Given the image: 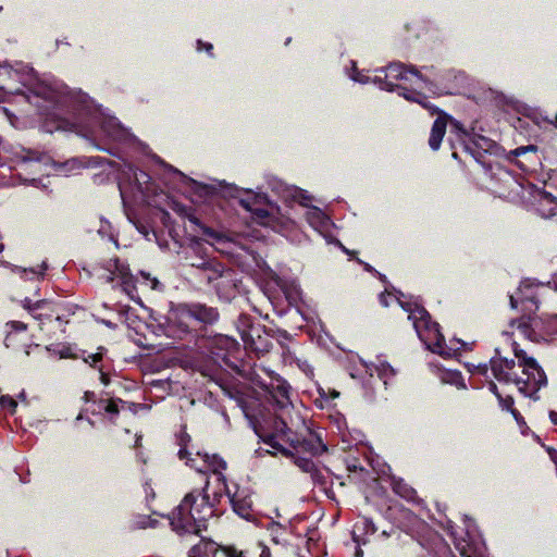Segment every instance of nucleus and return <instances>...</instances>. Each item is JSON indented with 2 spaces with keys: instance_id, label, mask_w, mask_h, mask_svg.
Masks as SVG:
<instances>
[{
  "instance_id": "c85d7f7f",
  "label": "nucleus",
  "mask_w": 557,
  "mask_h": 557,
  "mask_svg": "<svg viewBox=\"0 0 557 557\" xmlns=\"http://www.w3.org/2000/svg\"><path fill=\"white\" fill-rule=\"evenodd\" d=\"M404 97L408 100L416 101L425 108H429L425 102V97L421 96L420 94L404 92Z\"/></svg>"
},
{
  "instance_id": "a18cd8bd",
  "label": "nucleus",
  "mask_w": 557,
  "mask_h": 557,
  "mask_svg": "<svg viewBox=\"0 0 557 557\" xmlns=\"http://www.w3.org/2000/svg\"><path fill=\"white\" fill-rule=\"evenodd\" d=\"M257 214H258V216H260V218L265 216V213H264V211H262V210H258V211H257Z\"/></svg>"
},
{
  "instance_id": "8fccbe9b",
  "label": "nucleus",
  "mask_w": 557,
  "mask_h": 557,
  "mask_svg": "<svg viewBox=\"0 0 557 557\" xmlns=\"http://www.w3.org/2000/svg\"><path fill=\"white\" fill-rule=\"evenodd\" d=\"M194 461H195L194 459H190V462H191V463H190V466H191V467H196V468H197V466H196V465H194Z\"/></svg>"
},
{
  "instance_id": "6e6552de",
  "label": "nucleus",
  "mask_w": 557,
  "mask_h": 557,
  "mask_svg": "<svg viewBox=\"0 0 557 557\" xmlns=\"http://www.w3.org/2000/svg\"><path fill=\"white\" fill-rule=\"evenodd\" d=\"M107 270L110 272L108 281L112 282L115 277L121 278L123 289L132 297L135 288L133 283V276L126 265L120 263L117 259H111L107 263Z\"/></svg>"
},
{
  "instance_id": "20e7f679",
  "label": "nucleus",
  "mask_w": 557,
  "mask_h": 557,
  "mask_svg": "<svg viewBox=\"0 0 557 557\" xmlns=\"http://www.w3.org/2000/svg\"><path fill=\"white\" fill-rule=\"evenodd\" d=\"M395 299L401 308L409 313L408 319L412 321L419 338L430 350L445 358H449L454 355L453 349L445 346L438 324L431 321V317L424 308L417 304L404 302L399 298Z\"/></svg>"
},
{
  "instance_id": "603ef678",
  "label": "nucleus",
  "mask_w": 557,
  "mask_h": 557,
  "mask_svg": "<svg viewBox=\"0 0 557 557\" xmlns=\"http://www.w3.org/2000/svg\"><path fill=\"white\" fill-rule=\"evenodd\" d=\"M555 284H556V286H557V274H556V280H555Z\"/></svg>"
},
{
  "instance_id": "473e14b6",
  "label": "nucleus",
  "mask_w": 557,
  "mask_h": 557,
  "mask_svg": "<svg viewBox=\"0 0 557 557\" xmlns=\"http://www.w3.org/2000/svg\"><path fill=\"white\" fill-rule=\"evenodd\" d=\"M102 356L103 348H99L96 354L89 355L87 358H85V361L94 366L102 359Z\"/></svg>"
},
{
  "instance_id": "72a5a7b5",
  "label": "nucleus",
  "mask_w": 557,
  "mask_h": 557,
  "mask_svg": "<svg viewBox=\"0 0 557 557\" xmlns=\"http://www.w3.org/2000/svg\"><path fill=\"white\" fill-rule=\"evenodd\" d=\"M0 406L9 407L12 410H14L15 407H16V401L13 398L9 397V396H1L0 397Z\"/></svg>"
},
{
  "instance_id": "7c9ffc66",
  "label": "nucleus",
  "mask_w": 557,
  "mask_h": 557,
  "mask_svg": "<svg viewBox=\"0 0 557 557\" xmlns=\"http://www.w3.org/2000/svg\"><path fill=\"white\" fill-rule=\"evenodd\" d=\"M350 78L355 82H358V83H361V84H366V83H369L370 79L368 76H366L364 74L362 73H359L357 71V69L354 66V72L352 74H350Z\"/></svg>"
},
{
  "instance_id": "f03ea898",
  "label": "nucleus",
  "mask_w": 557,
  "mask_h": 557,
  "mask_svg": "<svg viewBox=\"0 0 557 557\" xmlns=\"http://www.w3.org/2000/svg\"><path fill=\"white\" fill-rule=\"evenodd\" d=\"M518 363L515 360L495 357L491 360V369L499 382L513 383L518 389L529 396L536 393L546 384V376L533 358L525 357L522 351L515 349Z\"/></svg>"
},
{
  "instance_id": "f8f14e48",
  "label": "nucleus",
  "mask_w": 557,
  "mask_h": 557,
  "mask_svg": "<svg viewBox=\"0 0 557 557\" xmlns=\"http://www.w3.org/2000/svg\"><path fill=\"white\" fill-rule=\"evenodd\" d=\"M104 135L114 141H125L131 135L115 117H107L101 124Z\"/></svg>"
},
{
  "instance_id": "412c9836",
  "label": "nucleus",
  "mask_w": 557,
  "mask_h": 557,
  "mask_svg": "<svg viewBox=\"0 0 557 557\" xmlns=\"http://www.w3.org/2000/svg\"><path fill=\"white\" fill-rule=\"evenodd\" d=\"M534 294H533V285L529 282H523L521 286L519 287V290L517 295L510 296V305L512 308H517L518 302H524L527 300L533 301Z\"/></svg>"
},
{
  "instance_id": "ddd939ff",
  "label": "nucleus",
  "mask_w": 557,
  "mask_h": 557,
  "mask_svg": "<svg viewBox=\"0 0 557 557\" xmlns=\"http://www.w3.org/2000/svg\"><path fill=\"white\" fill-rule=\"evenodd\" d=\"M183 314L203 323H212L219 315L215 309L199 304L188 307L183 311Z\"/></svg>"
},
{
  "instance_id": "37998d69",
  "label": "nucleus",
  "mask_w": 557,
  "mask_h": 557,
  "mask_svg": "<svg viewBox=\"0 0 557 557\" xmlns=\"http://www.w3.org/2000/svg\"><path fill=\"white\" fill-rule=\"evenodd\" d=\"M84 397L88 401L89 399H91L94 397V393L86 392Z\"/></svg>"
},
{
  "instance_id": "bb28decb",
  "label": "nucleus",
  "mask_w": 557,
  "mask_h": 557,
  "mask_svg": "<svg viewBox=\"0 0 557 557\" xmlns=\"http://www.w3.org/2000/svg\"><path fill=\"white\" fill-rule=\"evenodd\" d=\"M140 276L144 280V284L148 285L151 289H157L159 281L156 277H150L149 273L140 272Z\"/></svg>"
},
{
  "instance_id": "393cba45",
  "label": "nucleus",
  "mask_w": 557,
  "mask_h": 557,
  "mask_svg": "<svg viewBox=\"0 0 557 557\" xmlns=\"http://www.w3.org/2000/svg\"><path fill=\"white\" fill-rule=\"evenodd\" d=\"M215 342L216 345L224 347L226 350H232L237 346L236 341L227 336H220Z\"/></svg>"
},
{
  "instance_id": "49530a36",
  "label": "nucleus",
  "mask_w": 557,
  "mask_h": 557,
  "mask_svg": "<svg viewBox=\"0 0 557 557\" xmlns=\"http://www.w3.org/2000/svg\"><path fill=\"white\" fill-rule=\"evenodd\" d=\"M338 395H339V393H338V392H336V391H332V393H331V396H332L333 398L338 397Z\"/></svg>"
},
{
  "instance_id": "09e8293b",
  "label": "nucleus",
  "mask_w": 557,
  "mask_h": 557,
  "mask_svg": "<svg viewBox=\"0 0 557 557\" xmlns=\"http://www.w3.org/2000/svg\"><path fill=\"white\" fill-rule=\"evenodd\" d=\"M356 557H362V552L361 550H357L356 552Z\"/></svg>"
},
{
  "instance_id": "ea45409f",
  "label": "nucleus",
  "mask_w": 557,
  "mask_h": 557,
  "mask_svg": "<svg viewBox=\"0 0 557 557\" xmlns=\"http://www.w3.org/2000/svg\"><path fill=\"white\" fill-rule=\"evenodd\" d=\"M100 381L103 385H109V383H110V379H109L108 374H106L103 372H100Z\"/></svg>"
},
{
  "instance_id": "aec40b11",
  "label": "nucleus",
  "mask_w": 557,
  "mask_h": 557,
  "mask_svg": "<svg viewBox=\"0 0 557 557\" xmlns=\"http://www.w3.org/2000/svg\"><path fill=\"white\" fill-rule=\"evenodd\" d=\"M219 546L211 541L201 540L190 549L189 557H216Z\"/></svg>"
},
{
  "instance_id": "9d476101",
  "label": "nucleus",
  "mask_w": 557,
  "mask_h": 557,
  "mask_svg": "<svg viewBox=\"0 0 557 557\" xmlns=\"http://www.w3.org/2000/svg\"><path fill=\"white\" fill-rule=\"evenodd\" d=\"M451 121L455 120L445 113H440L434 121L429 138V145L433 150H437L441 147L447 124L451 125Z\"/></svg>"
},
{
  "instance_id": "58836bf2",
  "label": "nucleus",
  "mask_w": 557,
  "mask_h": 557,
  "mask_svg": "<svg viewBox=\"0 0 557 557\" xmlns=\"http://www.w3.org/2000/svg\"><path fill=\"white\" fill-rule=\"evenodd\" d=\"M261 552L260 557H271L270 549L263 545H260Z\"/></svg>"
},
{
  "instance_id": "2eb2a0df",
  "label": "nucleus",
  "mask_w": 557,
  "mask_h": 557,
  "mask_svg": "<svg viewBox=\"0 0 557 557\" xmlns=\"http://www.w3.org/2000/svg\"><path fill=\"white\" fill-rule=\"evenodd\" d=\"M197 455L202 458L207 468L209 470H211L216 475V484L218 485L215 488H222V482H225V478L222 474V470H224L226 468V462L216 455H209V454L201 455L200 453H198Z\"/></svg>"
},
{
  "instance_id": "b1692460",
  "label": "nucleus",
  "mask_w": 557,
  "mask_h": 557,
  "mask_svg": "<svg viewBox=\"0 0 557 557\" xmlns=\"http://www.w3.org/2000/svg\"><path fill=\"white\" fill-rule=\"evenodd\" d=\"M47 264L46 262H42L40 265H38L37 268H30V269H21L20 272L23 274V275H27L28 273L37 276V277H42L46 270H47Z\"/></svg>"
},
{
  "instance_id": "6ab92c4d",
  "label": "nucleus",
  "mask_w": 557,
  "mask_h": 557,
  "mask_svg": "<svg viewBox=\"0 0 557 557\" xmlns=\"http://www.w3.org/2000/svg\"><path fill=\"white\" fill-rule=\"evenodd\" d=\"M271 395L273 400L281 409H285L290 405L289 385L284 381H277L272 385Z\"/></svg>"
},
{
  "instance_id": "79ce46f5",
  "label": "nucleus",
  "mask_w": 557,
  "mask_h": 557,
  "mask_svg": "<svg viewBox=\"0 0 557 557\" xmlns=\"http://www.w3.org/2000/svg\"><path fill=\"white\" fill-rule=\"evenodd\" d=\"M178 455H180V458H181V459H184V458L186 457V455H187L186 449H181V450H180V453H178Z\"/></svg>"
},
{
  "instance_id": "c03bdc74",
  "label": "nucleus",
  "mask_w": 557,
  "mask_h": 557,
  "mask_svg": "<svg viewBox=\"0 0 557 557\" xmlns=\"http://www.w3.org/2000/svg\"><path fill=\"white\" fill-rule=\"evenodd\" d=\"M460 553L463 557H471V555L468 554L463 548H460Z\"/></svg>"
},
{
  "instance_id": "4c0bfd02",
  "label": "nucleus",
  "mask_w": 557,
  "mask_h": 557,
  "mask_svg": "<svg viewBox=\"0 0 557 557\" xmlns=\"http://www.w3.org/2000/svg\"><path fill=\"white\" fill-rule=\"evenodd\" d=\"M298 194H299V196L301 197V199H300V203H301L302 206L308 207V201L310 200V197H309V196L304 195V194H302V191H298Z\"/></svg>"
},
{
  "instance_id": "c756f323",
  "label": "nucleus",
  "mask_w": 557,
  "mask_h": 557,
  "mask_svg": "<svg viewBox=\"0 0 557 557\" xmlns=\"http://www.w3.org/2000/svg\"><path fill=\"white\" fill-rule=\"evenodd\" d=\"M45 305H47V301L46 300H40V301H37L35 304H32V301L29 299H25L24 300V307L29 310L30 312H34L36 309L38 308H41L44 307Z\"/></svg>"
},
{
  "instance_id": "a211bd4d",
  "label": "nucleus",
  "mask_w": 557,
  "mask_h": 557,
  "mask_svg": "<svg viewBox=\"0 0 557 557\" xmlns=\"http://www.w3.org/2000/svg\"><path fill=\"white\" fill-rule=\"evenodd\" d=\"M223 494H226V496L228 497L230 502L233 505L234 510L238 515H240L242 517L248 515L251 502L248 500L246 497H242L238 493H232L226 482H222V495Z\"/></svg>"
},
{
  "instance_id": "39448f33",
  "label": "nucleus",
  "mask_w": 557,
  "mask_h": 557,
  "mask_svg": "<svg viewBox=\"0 0 557 557\" xmlns=\"http://www.w3.org/2000/svg\"><path fill=\"white\" fill-rule=\"evenodd\" d=\"M518 331L530 339H554L557 336V315L547 320L530 318L528 321H519Z\"/></svg>"
},
{
  "instance_id": "de8ad7c7",
  "label": "nucleus",
  "mask_w": 557,
  "mask_h": 557,
  "mask_svg": "<svg viewBox=\"0 0 557 557\" xmlns=\"http://www.w3.org/2000/svg\"><path fill=\"white\" fill-rule=\"evenodd\" d=\"M207 51H210L212 49V45L211 44H206L205 45Z\"/></svg>"
},
{
  "instance_id": "f3484780",
  "label": "nucleus",
  "mask_w": 557,
  "mask_h": 557,
  "mask_svg": "<svg viewBox=\"0 0 557 557\" xmlns=\"http://www.w3.org/2000/svg\"><path fill=\"white\" fill-rule=\"evenodd\" d=\"M376 528L372 520L361 517L354 525L352 537L357 544H366L367 536L375 533Z\"/></svg>"
},
{
  "instance_id": "cd10ccee",
  "label": "nucleus",
  "mask_w": 557,
  "mask_h": 557,
  "mask_svg": "<svg viewBox=\"0 0 557 557\" xmlns=\"http://www.w3.org/2000/svg\"><path fill=\"white\" fill-rule=\"evenodd\" d=\"M157 524V520L151 517H141L137 521V527L141 529L146 528H154Z\"/></svg>"
},
{
  "instance_id": "3c124183",
  "label": "nucleus",
  "mask_w": 557,
  "mask_h": 557,
  "mask_svg": "<svg viewBox=\"0 0 557 557\" xmlns=\"http://www.w3.org/2000/svg\"><path fill=\"white\" fill-rule=\"evenodd\" d=\"M3 250V245L0 244V252Z\"/></svg>"
},
{
  "instance_id": "9b49d317",
  "label": "nucleus",
  "mask_w": 557,
  "mask_h": 557,
  "mask_svg": "<svg viewBox=\"0 0 557 557\" xmlns=\"http://www.w3.org/2000/svg\"><path fill=\"white\" fill-rule=\"evenodd\" d=\"M536 211L543 218H553L557 215V199L550 194L537 190L535 196Z\"/></svg>"
},
{
  "instance_id": "f704fd0d",
  "label": "nucleus",
  "mask_w": 557,
  "mask_h": 557,
  "mask_svg": "<svg viewBox=\"0 0 557 557\" xmlns=\"http://www.w3.org/2000/svg\"><path fill=\"white\" fill-rule=\"evenodd\" d=\"M270 530H271L272 535L274 536L275 543H278L277 535L280 533H282V531H283L282 527L280 524H272Z\"/></svg>"
},
{
  "instance_id": "7ed1b4c3",
  "label": "nucleus",
  "mask_w": 557,
  "mask_h": 557,
  "mask_svg": "<svg viewBox=\"0 0 557 557\" xmlns=\"http://www.w3.org/2000/svg\"><path fill=\"white\" fill-rule=\"evenodd\" d=\"M259 436L271 448L268 450L271 455L293 456V451L286 446L287 444L296 449L297 453L305 450L312 455H321L326 451V446L318 435H310L309 438L302 442L296 441L290 436V430L283 420L275 422L273 433H260Z\"/></svg>"
},
{
  "instance_id": "a878e982",
  "label": "nucleus",
  "mask_w": 557,
  "mask_h": 557,
  "mask_svg": "<svg viewBox=\"0 0 557 557\" xmlns=\"http://www.w3.org/2000/svg\"><path fill=\"white\" fill-rule=\"evenodd\" d=\"M121 403H122V400H120V399H111L106 403L103 409L107 413L115 416L120 411L119 404H121Z\"/></svg>"
},
{
  "instance_id": "423d86ee",
  "label": "nucleus",
  "mask_w": 557,
  "mask_h": 557,
  "mask_svg": "<svg viewBox=\"0 0 557 557\" xmlns=\"http://www.w3.org/2000/svg\"><path fill=\"white\" fill-rule=\"evenodd\" d=\"M385 77L394 81H405L417 89H431V82L424 78L416 69L408 67L401 63H392L386 67Z\"/></svg>"
},
{
  "instance_id": "e433bc0d",
  "label": "nucleus",
  "mask_w": 557,
  "mask_h": 557,
  "mask_svg": "<svg viewBox=\"0 0 557 557\" xmlns=\"http://www.w3.org/2000/svg\"><path fill=\"white\" fill-rule=\"evenodd\" d=\"M11 326L17 331H24L26 329V325L23 322L17 321L12 322Z\"/></svg>"
},
{
  "instance_id": "2f4dec72",
  "label": "nucleus",
  "mask_w": 557,
  "mask_h": 557,
  "mask_svg": "<svg viewBox=\"0 0 557 557\" xmlns=\"http://www.w3.org/2000/svg\"><path fill=\"white\" fill-rule=\"evenodd\" d=\"M350 78L355 82H358V83H361V84H366V83H369L370 79L368 76H366L364 74L362 73H359L357 71V69L354 66V72L352 74H350Z\"/></svg>"
},
{
  "instance_id": "dca6fc26",
  "label": "nucleus",
  "mask_w": 557,
  "mask_h": 557,
  "mask_svg": "<svg viewBox=\"0 0 557 557\" xmlns=\"http://www.w3.org/2000/svg\"><path fill=\"white\" fill-rule=\"evenodd\" d=\"M307 222L319 233L327 231L330 225L329 218L317 207H308L305 212Z\"/></svg>"
},
{
  "instance_id": "a19ab883",
  "label": "nucleus",
  "mask_w": 557,
  "mask_h": 557,
  "mask_svg": "<svg viewBox=\"0 0 557 557\" xmlns=\"http://www.w3.org/2000/svg\"><path fill=\"white\" fill-rule=\"evenodd\" d=\"M549 418H550V421H552L554 424H557V412H555V411H550V413H549Z\"/></svg>"
},
{
  "instance_id": "1a4fd4ad",
  "label": "nucleus",
  "mask_w": 557,
  "mask_h": 557,
  "mask_svg": "<svg viewBox=\"0 0 557 557\" xmlns=\"http://www.w3.org/2000/svg\"><path fill=\"white\" fill-rule=\"evenodd\" d=\"M451 132H454L456 134L457 138L460 141H462L467 148H468V144H473L478 148H480L484 151H488L493 146V141L490 140L488 138L481 136V135L468 133L463 128L461 123L458 121H451Z\"/></svg>"
},
{
  "instance_id": "5701e85b",
  "label": "nucleus",
  "mask_w": 557,
  "mask_h": 557,
  "mask_svg": "<svg viewBox=\"0 0 557 557\" xmlns=\"http://www.w3.org/2000/svg\"><path fill=\"white\" fill-rule=\"evenodd\" d=\"M289 457L293 458L295 465L298 466L305 472H311L314 468L313 462L308 458L295 457L294 454L293 456Z\"/></svg>"
},
{
  "instance_id": "f257e3e1",
  "label": "nucleus",
  "mask_w": 557,
  "mask_h": 557,
  "mask_svg": "<svg viewBox=\"0 0 557 557\" xmlns=\"http://www.w3.org/2000/svg\"><path fill=\"white\" fill-rule=\"evenodd\" d=\"M222 497V488L210 492L206 480L201 490L188 493L169 517L172 529L177 533L198 534L206 529V522L214 516L215 506Z\"/></svg>"
},
{
  "instance_id": "c9c22d12",
  "label": "nucleus",
  "mask_w": 557,
  "mask_h": 557,
  "mask_svg": "<svg viewBox=\"0 0 557 557\" xmlns=\"http://www.w3.org/2000/svg\"><path fill=\"white\" fill-rule=\"evenodd\" d=\"M392 298H393V296H392L391 294H387V295H386V294H381V295H380V301H381V304H382L384 307L389 306V301H388V299H392Z\"/></svg>"
},
{
  "instance_id": "4468645a",
  "label": "nucleus",
  "mask_w": 557,
  "mask_h": 557,
  "mask_svg": "<svg viewBox=\"0 0 557 557\" xmlns=\"http://www.w3.org/2000/svg\"><path fill=\"white\" fill-rule=\"evenodd\" d=\"M366 368L371 375L375 372L385 385L396 375V370L381 357H377L376 361L366 363Z\"/></svg>"
},
{
  "instance_id": "0eeeda50",
  "label": "nucleus",
  "mask_w": 557,
  "mask_h": 557,
  "mask_svg": "<svg viewBox=\"0 0 557 557\" xmlns=\"http://www.w3.org/2000/svg\"><path fill=\"white\" fill-rule=\"evenodd\" d=\"M206 278L209 283H214V287L218 293L223 294L224 296H231L235 289L236 284L234 281V275L231 270H221V269H205Z\"/></svg>"
},
{
  "instance_id": "4be33fe9",
  "label": "nucleus",
  "mask_w": 557,
  "mask_h": 557,
  "mask_svg": "<svg viewBox=\"0 0 557 557\" xmlns=\"http://www.w3.org/2000/svg\"><path fill=\"white\" fill-rule=\"evenodd\" d=\"M491 389L493 391V393L499 398L500 400V404L503 406V408L507 409V410H510L513 414V417L516 419H518V413L516 412V410L512 408V405H513V399L511 397H507V398H502L497 392H496V385L494 383H491Z\"/></svg>"
}]
</instances>
